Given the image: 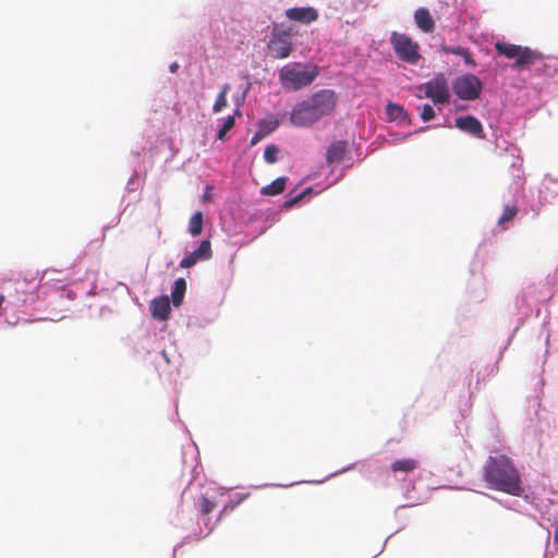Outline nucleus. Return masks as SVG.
Instances as JSON below:
<instances>
[{
	"label": "nucleus",
	"instance_id": "f257e3e1",
	"mask_svg": "<svg viewBox=\"0 0 558 558\" xmlns=\"http://www.w3.org/2000/svg\"><path fill=\"white\" fill-rule=\"evenodd\" d=\"M337 104L338 95L335 90L320 89L293 107L290 122L299 128L312 126L324 117L331 116Z\"/></svg>",
	"mask_w": 558,
	"mask_h": 558
},
{
	"label": "nucleus",
	"instance_id": "f03ea898",
	"mask_svg": "<svg viewBox=\"0 0 558 558\" xmlns=\"http://www.w3.org/2000/svg\"><path fill=\"white\" fill-rule=\"evenodd\" d=\"M483 477L488 486L512 496H521V477L511 459L505 454L490 456L485 462Z\"/></svg>",
	"mask_w": 558,
	"mask_h": 558
},
{
	"label": "nucleus",
	"instance_id": "7ed1b4c3",
	"mask_svg": "<svg viewBox=\"0 0 558 558\" xmlns=\"http://www.w3.org/2000/svg\"><path fill=\"white\" fill-rule=\"evenodd\" d=\"M495 49L498 54L514 59L513 68L518 71L533 69L536 75L551 76L557 72V60L545 58L541 52L505 41H497Z\"/></svg>",
	"mask_w": 558,
	"mask_h": 558
},
{
	"label": "nucleus",
	"instance_id": "20e7f679",
	"mask_svg": "<svg viewBox=\"0 0 558 558\" xmlns=\"http://www.w3.org/2000/svg\"><path fill=\"white\" fill-rule=\"evenodd\" d=\"M318 74L319 70L316 65L312 66L310 70H303L301 63H290L280 70L279 80L284 89L299 90L310 86Z\"/></svg>",
	"mask_w": 558,
	"mask_h": 558
},
{
	"label": "nucleus",
	"instance_id": "39448f33",
	"mask_svg": "<svg viewBox=\"0 0 558 558\" xmlns=\"http://www.w3.org/2000/svg\"><path fill=\"white\" fill-rule=\"evenodd\" d=\"M390 44L396 54L404 62L410 64H416L421 59L418 53V44L407 34L392 32L390 37Z\"/></svg>",
	"mask_w": 558,
	"mask_h": 558
},
{
	"label": "nucleus",
	"instance_id": "423d86ee",
	"mask_svg": "<svg viewBox=\"0 0 558 558\" xmlns=\"http://www.w3.org/2000/svg\"><path fill=\"white\" fill-rule=\"evenodd\" d=\"M268 51L276 59L288 58L293 51L291 32L275 28L267 44Z\"/></svg>",
	"mask_w": 558,
	"mask_h": 558
},
{
	"label": "nucleus",
	"instance_id": "0eeeda50",
	"mask_svg": "<svg viewBox=\"0 0 558 558\" xmlns=\"http://www.w3.org/2000/svg\"><path fill=\"white\" fill-rule=\"evenodd\" d=\"M452 87L460 99L474 100L480 97L483 85L474 74H465L457 77Z\"/></svg>",
	"mask_w": 558,
	"mask_h": 558
},
{
	"label": "nucleus",
	"instance_id": "6e6552de",
	"mask_svg": "<svg viewBox=\"0 0 558 558\" xmlns=\"http://www.w3.org/2000/svg\"><path fill=\"white\" fill-rule=\"evenodd\" d=\"M420 88L424 92L427 98L433 100L434 104L446 105L450 101L448 82L442 74L422 84Z\"/></svg>",
	"mask_w": 558,
	"mask_h": 558
},
{
	"label": "nucleus",
	"instance_id": "1a4fd4ad",
	"mask_svg": "<svg viewBox=\"0 0 558 558\" xmlns=\"http://www.w3.org/2000/svg\"><path fill=\"white\" fill-rule=\"evenodd\" d=\"M213 256L211 243L209 240H203L199 246L186 255L181 262V268H191L198 262L208 260Z\"/></svg>",
	"mask_w": 558,
	"mask_h": 558
},
{
	"label": "nucleus",
	"instance_id": "9d476101",
	"mask_svg": "<svg viewBox=\"0 0 558 558\" xmlns=\"http://www.w3.org/2000/svg\"><path fill=\"white\" fill-rule=\"evenodd\" d=\"M286 16L291 21L311 24L317 21L319 14L318 11L312 7H294L286 11Z\"/></svg>",
	"mask_w": 558,
	"mask_h": 558
},
{
	"label": "nucleus",
	"instance_id": "9b49d317",
	"mask_svg": "<svg viewBox=\"0 0 558 558\" xmlns=\"http://www.w3.org/2000/svg\"><path fill=\"white\" fill-rule=\"evenodd\" d=\"M456 126L469 134L483 138V126L478 119L473 116L459 117L456 119Z\"/></svg>",
	"mask_w": 558,
	"mask_h": 558
},
{
	"label": "nucleus",
	"instance_id": "f8f14e48",
	"mask_svg": "<svg viewBox=\"0 0 558 558\" xmlns=\"http://www.w3.org/2000/svg\"><path fill=\"white\" fill-rule=\"evenodd\" d=\"M151 316L159 320H166L170 315V301L167 295L157 298L150 302L149 305Z\"/></svg>",
	"mask_w": 558,
	"mask_h": 558
},
{
	"label": "nucleus",
	"instance_id": "ddd939ff",
	"mask_svg": "<svg viewBox=\"0 0 558 558\" xmlns=\"http://www.w3.org/2000/svg\"><path fill=\"white\" fill-rule=\"evenodd\" d=\"M347 142L337 141L332 143L326 151V161L328 165L340 162L347 153Z\"/></svg>",
	"mask_w": 558,
	"mask_h": 558
},
{
	"label": "nucleus",
	"instance_id": "4468645a",
	"mask_svg": "<svg viewBox=\"0 0 558 558\" xmlns=\"http://www.w3.org/2000/svg\"><path fill=\"white\" fill-rule=\"evenodd\" d=\"M416 25L425 33H432L435 28V22L426 8H420L414 14Z\"/></svg>",
	"mask_w": 558,
	"mask_h": 558
},
{
	"label": "nucleus",
	"instance_id": "2eb2a0df",
	"mask_svg": "<svg viewBox=\"0 0 558 558\" xmlns=\"http://www.w3.org/2000/svg\"><path fill=\"white\" fill-rule=\"evenodd\" d=\"M420 462L413 458L399 459L391 464V471L393 474L403 473L409 474L418 469Z\"/></svg>",
	"mask_w": 558,
	"mask_h": 558
},
{
	"label": "nucleus",
	"instance_id": "dca6fc26",
	"mask_svg": "<svg viewBox=\"0 0 558 558\" xmlns=\"http://www.w3.org/2000/svg\"><path fill=\"white\" fill-rule=\"evenodd\" d=\"M186 290V282L183 278H179L174 281L171 300L174 306H180L183 302L184 293Z\"/></svg>",
	"mask_w": 558,
	"mask_h": 558
},
{
	"label": "nucleus",
	"instance_id": "f3484780",
	"mask_svg": "<svg viewBox=\"0 0 558 558\" xmlns=\"http://www.w3.org/2000/svg\"><path fill=\"white\" fill-rule=\"evenodd\" d=\"M287 179L281 177L272 181L270 184L262 189L263 195H278L283 192L286 187Z\"/></svg>",
	"mask_w": 558,
	"mask_h": 558
},
{
	"label": "nucleus",
	"instance_id": "a211bd4d",
	"mask_svg": "<svg viewBox=\"0 0 558 558\" xmlns=\"http://www.w3.org/2000/svg\"><path fill=\"white\" fill-rule=\"evenodd\" d=\"M386 112H387L389 119L392 121L404 120L408 117V112L405 111V109L402 106L392 104V102H389L387 105Z\"/></svg>",
	"mask_w": 558,
	"mask_h": 558
},
{
	"label": "nucleus",
	"instance_id": "6ab92c4d",
	"mask_svg": "<svg viewBox=\"0 0 558 558\" xmlns=\"http://www.w3.org/2000/svg\"><path fill=\"white\" fill-rule=\"evenodd\" d=\"M203 230V214L196 211L189 221V231L192 236H197Z\"/></svg>",
	"mask_w": 558,
	"mask_h": 558
},
{
	"label": "nucleus",
	"instance_id": "aec40b11",
	"mask_svg": "<svg viewBox=\"0 0 558 558\" xmlns=\"http://www.w3.org/2000/svg\"><path fill=\"white\" fill-rule=\"evenodd\" d=\"M230 87L228 84H226L220 93L218 94L216 101L213 106L214 112H220L225 107H227V94L229 92Z\"/></svg>",
	"mask_w": 558,
	"mask_h": 558
},
{
	"label": "nucleus",
	"instance_id": "412c9836",
	"mask_svg": "<svg viewBox=\"0 0 558 558\" xmlns=\"http://www.w3.org/2000/svg\"><path fill=\"white\" fill-rule=\"evenodd\" d=\"M518 214V209L515 206H505L500 218L498 219L499 225H504L506 222L511 221Z\"/></svg>",
	"mask_w": 558,
	"mask_h": 558
},
{
	"label": "nucleus",
	"instance_id": "4be33fe9",
	"mask_svg": "<svg viewBox=\"0 0 558 558\" xmlns=\"http://www.w3.org/2000/svg\"><path fill=\"white\" fill-rule=\"evenodd\" d=\"M279 147L276 145H268L264 150V159L268 163H275L278 159Z\"/></svg>",
	"mask_w": 558,
	"mask_h": 558
},
{
	"label": "nucleus",
	"instance_id": "5701e85b",
	"mask_svg": "<svg viewBox=\"0 0 558 558\" xmlns=\"http://www.w3.org/2000/svg\"><path fill=\"white\" fill-rule=\"evenodd\" d=\"M234 118L232 116H229L222 126L220 128V130L218 131V134H217V137L219 140H222L225 137V135L234 126Z\"/></svg>",
	"mask_w": 558,
	"mask_h": 558
},
{
	"label": "nucleus",
	"instance_id": "b1692460",
	"mask_svg": "<svg viewBox=\"0 0 558 558\" xmlns=\"http://www.w3.org/2000/svg\"><path fill=\"white\" fill-rule=\"evenodd\" d=\"M199 505L204 514H209L216 507V505L205 496L201 497Z\"/></svg>",
	"mask_w": 558,
	"mask_h": 558
},
{
	"label": "nucleus",
	"instance_id": "393cba45",
	"mask_svg": "<svg viewBox=\"0 0 558 558\" xmlns=\"http://www.w3.org/2000/svg\"><path fill=\"white\" fill-rule=\"evenodd\" d=\"M434 117H435V111H434L433 107L428 104H425L421 111L422 120L429 121V120L434 119Z\"/></svg>",
	"mask_w": 558,
	"mask_h": 558
},
{
	"label": "nucleus",
	"instance_id": "a878e982",
	"mask_svg": "<svg viewBox=\"0 0 558 558\" xmlns=\"http://www.w3.org/2000/svg\"><path fill=\"white\" fill-rule=\"evenodd\" d=\"M441 50L445 53H451V54H456V56H460V57L462 56V53H465V48H463L461 46H456V47L442 46Z\"/></svg>",
	"mask_w": 558,
	"mask_h": 558
},
{
	"label": "nucleus",
	"instance_id": "bb28decb",
	"mask_svg": "<svg viewBox=\"0 0 558 558\" xmlns=\"http://www.w3.org/2000/svg\"><path fill=\"white\" fill-rule=\"evenodd\" d=\"M311 189H307L305 190L303 193L299 194L298 196L291 198V199H288L284 202V207L287 208H290L292 207L294 204H296L299 201H301L305 194L310 193Z\"/></svg>",
	"mask_w": 558,
	"mask_h": 558
},
{
	"label": "nucleus",
	"instance_id": "cd10ccee",
	"mask_svg": "<svg viewBox=\"0 0 558 558\" xmlns=\"http://www.w3.org/2000/svg\"><path fill=\"white\" fill-rule=\"evenodd\" d=\"M461 57L464 59L466 64H469L471 66H475L476 65V62L473 59V57H472L471 52L469 51V49L465 48V53H462Z\"/></svg>",
	"mask_w": 558,
	"mask_h": 558
},
{
	"label": "nucleus",
	"instance_id": "c85d7f7f",
	"mask_svg": "<svg viewBox=\"0 0 558 558\" xmlns=\"http://www.w3.org/2000/svg\"><path fill=\"white\" fill-rule=\"evenodd\" d=\"M262 134L259 132H257L251 140V145H256L259 140L262 138Z\"/></svg>",
	"mask_w": 558,
	"mask_h": 558
},
{
	"label": "nucleus",
	"instance_id": "c756f323",
	"mask_svg": "<svg viewBox=\"0 0 558 558\" xmlns=\"http://www.w3.org/2000/svg\"><path fill=\"white\" fill-rule=\"evenodd\" d=\"M177 69H178V64L177 63H173V64L170 65V71L172 73H174L177 71Z\"/></svg>",
	"mask_w": 558,
	"mask_h": 558
},
{
	"label": "nucleus",
	"instance_id": "7c9ffc66",
	"mask_svg": "<svg viewBox=\"0 0 558 558\" xmlns=\"http://www.w3.org/2000/svg\"><path fill=\"white\" fill-rule=\"evenodd\" d=\"M271 126L269 128V132H271L272 130H275L277 128V122H270Z\"/></svg>",
	"mask_w": 558,
	"mask_h": 558
}]
</instances>
